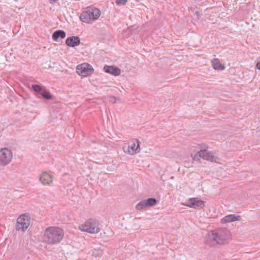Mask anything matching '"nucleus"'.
I'll list each match as a JSON object with an SVG mask.
<instances>
[{"mask_svg":"<svg viewBox=\"0 0 260 260\" xmlns=\"http://www.w3.org/2000/svg\"><path fill=\"white\" fill-rule=\"evenodd\" d=\"M231 239L230 231L225 228L220 229L208 233L205 237L204 243L209 246H213L228 243Z\"/></svg>","mask_w":260,"mask_h":260,"instance_id":"f257e3e1","label":"nucleus"},{"mask_svg":"<svg viewBox=\"0 0 260 260\" xmlns=\"http://www.w3.org/2000/svg\"><path fill=\"white\" fill-rule=\"evenodd\" d=\"M63 237V232L58 227H49L45 230L44 239L49 244H55L61 241Z\"/></svg>","mask_w":260,"mask_h":260,"instance_id":"f03ea898","label":"nucleus"},{"mask_svg":"<svg viewBox=\"0 0 260 260\" xmlns=\"http://www.w3.org/2000/svg\"><path fill=\"white\" fill-rule=\"evenodd\" d=\"M101 15V11L95 8L87 7L85 11H83L80 16L81 21L87 23L98 19Z\"/></svg>","mask_w":260,"mask_h":260,"instance_id":"7ed1b4c3","label":"nucleus"},{"mask_svg":"<svg viewBox=\"0 0 260 260\" xmlns=\"http://www.w3.org/2000/svg\"><path fill=\"white\" fill-rule=\"evenodd\" d=\"M79 228L82 231L91 234L97 233L100 231L99 222L93 219H88Z\"/></svg>","mask_w":260,"mask_h":260,"instance_id":"20e7f679","label":"nucleus"},{"mask_svg":"<svg viewBox=\"0 0 260 260\" xmlns=\"http://www.w3.org/2000/svg\"><path fill=\"white\" fill-rule=\"evenodd\" d=\"M30 217L29 215L23 214L20 216L17 219L15 228L17 231H25L28 228Z\"/></svg>","mask_w":260,"mask_h":260,"instance_id":"39448f33","label":"nucleus"},{"mask_svg":"<svg viewBox=\"0 0 260 260\" xmlns=\"http://www.w3.org/2000/svg\"><path fill=\"white\" fill-rule=\"evenodd\" d=\"M76 72L78 75L83 77H87L91 75L94 69L92 66L88 63H83L77 66Z\"/></svg>","mask_w":260,"mask_h":260,"instance_id":"423d86ee","label":"nucleus"},{"mask_svg":"<svg viewBox=\"0 0 260 260\" xmlns=\"http://www.w3.org/2000/svg\"><path fill=\"white\" fill-rule=\"evenodd\" d=\"M13 157L12 152L8 148L0 149V165L5 166L9 164Z\"/></svg>","mask_w":260,"mask_h":260,"instance_id":"0eeeda50","label":"nucleus"},{"mask_svg":"<svg viewBox=\"0 0 260 260\" xmlns=\"http://www.w3.org/2000/svg\"><path fill=\"white\" fill-rule=\"evenodd\" d=\"M201 158H202L204 160L215 161L216 158L212 152L208 151L206 149H202L194 154L193 159L196 160H199Z\"/></svg>","mask_w":260,"mask_h":260,"instance_id":"6e6552de","label":"nucleus"},{"mask_svg":"<svg viewBox=\"0 0 260 260\" xmlns=\"http://www.w3.org/2000/svg\"><path fill=\"white\" fill-rule=\"evenodd\" d=\"M205 202L199 199L198 198H189L187 203H183L182 205L194 209H203L205 206Z\"/></svg>","mask_w":260,"mask_h":260,"instance_id":"1a4fd4ad","label":"nucleus"},{"mask_svg":"<svg viewBox=\"0 0 260 260\" xmlns=\"http://www.w3.org/2000/svg\"><path fill=\"white\" fill-rule=\"evenodd\" d=\"M135 141L128 145L127 150H124L125 152L134 155L140 151V142L138 139H136Z\"/></svg>","mask_w":260,"mask_h":260,"instance_id":"9d476101","label":"nucleus"},{"mask_svg":"<svg viewBox=\"0 0 260 260\" xmlns=\"http://www.w3.org/2000/svg\"><path fill=\"white\" fill-rule=\"evenodd\" d=\"M80 39L78 36H72L68 37L66 40V44L71 47L78 46L80 44Z\"/></svg>","mask_w":260,"mask_h":260,"instance_id":"9b49d317","label":"nucleus"},{"mask_svg":"<svg viewBox=\"0 0 260 260\" xmlns=\"http://www.w3.org/2000/svg\"><path fill=\"white\" fill-rule=\"evenodd\" d=\"M40 181L44 185H50L52 182V178L51 175L44 172L40 175Z\"/></svg>","mask_w":260,"mask_h":260,"instance_id":"f8f14e48","label":"nucleus"},{"mask_svg":"<svg viewBox=\"0 0 260 260\" xmlns=\"http://www.w3.org/2000/svg\"><path fill=\"white\" fill-rule=\"evenodd\" d=\"M105 72L109 73L115 76H118L121 73L120 69L115 66H105L104 67Z\"/></svg>","mask_w":260,"mask_h":260,"instance_id":"ddd939ff","label":"nucleus"},{"mask_svg":"<svg viewBox=\"0 0 260 260\" xmlns=\"http://www.w3.org/2000/svg\"><path fill=\"white\" fill-rule=\"evenodd\" d=\"M241 220V217L239 215H235V214H230L224 216L223 218L221 219V222L223 223H228L235 221H240Z\"/></svg>","mask_w":260,"mask_h":260,"instance_id":"4468645a","label":"nucleus"},{"mask_svg":"<svg viewBox=\"0 0 260 260\" xmlns=\"http://www.w3.org/2000/svg\"><path fill=\"white\" fill-rule=\"evenodd\" d=\"M211 63L213 69L216 70L222 71L225 69V67L221 63L220 61L218 58H214L211 61Z\"/></svg>","mask_w":260,"mask_h":260,"instance_id":"2eb2a0df","label":"nucleus"},{"mask_svg":"<svg viewBox=\"0 0 260 260\" xmlns=\"http://www.w3.org/2000/svg\"><path fill=\"white\" fill-rule=\"evenodd\" d=\"M66 36V33L64 30H57L55 31L52 36V39L54 41H57L58 38L64 39Z\"/></svg>","mask_w":260,"mask_h":260,"instance_id":"dca6fc26","label":"nucleus"},{"mask_svg":"<svg viewBox=\"0 0 260 260\" xmlns=\"http://www.w3.org/2000/svg\"><path fill=\"white\" fill-rule=\"evenodd\" d=\"M145 200L148 208L155 205L157 203V200L155 198H151Z\"/></svg>","mask_w":260,"mask_h":260,"instance_id":"f3484780","label":"nucleus"},{"mask_svg":"<svg viewBox=\"0 0 260 260\" xmlns=\"http://www.w3.org/2000/svg\"><path fill=\"white\" fill-rule=\"evenodd\" d=\"M146 208H148V207L147 205H146V203L145 200L139 202L136 206V209L137 210L139 211L142 210Z\"/></svg>","mask_w":260,"mask_h":260,"instance_id":"a211bd4d","label":"nucleus"},{"mask_svg":"<svg viewBox=\"0 0 260 260\" xmlns=\"http://www.w3.org/2000/svg\"><path fill=\"white\" fill-rule=\"evenodd\" d=\"M41 95L46 100H51L52 98V95L50 93L44 89L42 93H41Z\"/></svg>","mask_w":260,"mask_h":260,"instance_id":"6ab92c4d","label":"nucleus"},{"mask_svg":"<svg viewBox=\"0 0 260 260\" xmlns=\"http://www.w3.org/2000/svg\"><path fill=\"white\" fill-rule=\"evenodd\" d=\"M31 88L35 91L38 93L43 90V87L38 84L31 85Z\"/></svg>","mask_w":260,"mask_h":260,"instance_id":"aec40b11","label":"nucleus"},{"mask_svg":"<svg viewBox=\"0 0 260 260\" xmlns=\"http://www.w3.org/2000/svg\"><path fill=\"white\" fill-rule=\"evenodd\" d=\"M127 2V0H115V3L118 6H123Z\"/></svg>","mask_w":260,"mask_h":260,"instance_id":"412c9836","label":"nucleus"},{"mask_svg":"<svg viewBox=\"0 0 260 260\" xmlns=\"http://www.w3.org/2000/svg\"><path fill=\"white\" fill-rule=\"evenodd\" d=\"M108 100L110 102L113 103H115L116 102L117 100H119V99L117 98L114 96H109Z\"/></svg>","mask_w":260,"mask_h":260,"instance_id":"4be33fe9","label":"nucleus"},{"mask_svg":"<svg viewBox=\"0 0 260 260\" xmlns=\"http://www.w3.org/2000/svg\"><path fill=\"white\" fill-rule=\"evenodd\" d=\"M195 15L197 16V19H200L201 18V14L200 13V11H197L195 12Z\"/></svg>","mask_w":260,"mask_h":260,"instance_id":"5701e85b","label":"nucleus"},{"mask_svg":"<svg viewBox=\"0 0 260 260\" xmlns=\"http://www.w3.org/2000/svg\"><path fill=\"white\" fill-rule=\"evenodd\" d=\"M256 67L258 70H260V61L257 62Z\"/></svg>","mask_w":260,"mask_h":260,"instance_id":"b1692460","label":"nucleus"},{"mask_svg":"<svg viewBox=\"0 0 260 260\" xmlns=\"http://www.w3.org/2000/svg\"><path fill=\"white\" fill-rule=\"evenodd\" d=\"M50 3H55L57 1V0H50Z\"/></svg>","mask_w":260,"mask_h":260,"instance_id":"393cba45","label":"nucleus"}]
</instances>
